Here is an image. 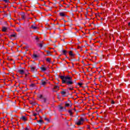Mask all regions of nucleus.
I'll return each instance as SVG.
<instances>
[{
  "mask_svg": "<svg viewBox=\"0 0 130 130\" xmlns=\"http://www.w3.org/2000/svg\"><path fill=\"white\" fill-rule=\"evenodd\" d=\"M45 7H49L48 6H46V5H45Z\"/></svg>",
  "mask_w": 130,
  "mask_h": 130,
  "instance_id": "nucleus-57",
  "label": "nucleus"
},
{
  "mask_svg": "<svg viewBox=\"0 0 130 130\" xmlns=\"http://www.w3.org/2000/svg\"><path fill=\"white\" fill-rule=\"evenodd\" d=\"M62 52L64 55H67V50H62Z\"/></svg>",
  "mask_w": 130,
  "mask_h": 130,
  "instance_id": "nucleus-16",
  "label": "nucleus"
},
{
  "mask_svg": "<svg viewBox=\"0 0 130 130\" xmlns=\"http://www.w3.org/2000/svg\"><path fill=\"white\" fill-rule=\"evenodd\" d=\"M99 91L100 92V94H102V92H101V90L99 89Z\"/></svg>",
  "mask_w": 130,
  "mask_h": 130,
  "instance_id": "nucleus-42",
  "label": "nucleus"
},
{
  "mask_svg": "<svg viewBox=\"0 0 130 130\" xmlns=\"http://www.w3.org/2000/svg\"><path fill=\"white\" fill-rule=\"evenodd\" d=\"M69 103L68 102L65 103V107H70V103H71V101H68Z\"/></svg>",
  "mask_w": 130,
  "mask_h": 130,
  "instance_id": "nucleus-5",
  "label": "nucleus"
},
{
  "mask_svg": "<svg viewBox=\"0 0 130 130\" xmlns=\"http://www.w3.org/2000/svg\"><path fill=\"white\" fill-rule=\"evenodd\" d=\"M38 123H44V122L42 119H40L39 120L37 121Z\"/></svg>",
  "mask_w": 130,
  "mask_h": 130,
  "instance_id": "nucleus-15",
  "label": "nucleus"
},
{
  "mask_svg": "<svg viewBox=\"0 0 130 130\" xmlns=\"http://www.w3.org/2000/svg\"><path fill=\"white\" fill-rule=\"evenodd\" d=\"M49 10L51 11L52 10V7H49Z\"/></svg>",
  "mask_w": 130,
  "mask_h": 130,
  "instance_id": "nucleus-34",
  "label": "nucleus"
},
{
  "mask_svg": "<svg viewBox=\"0 0 130 130\" xmlns=\"http://www.w3.org/2000/svg\"><path fill=\"white\" fill-rule=\"evenodd\" d=\"M84 121H85V119H84L83 117H81L80 120H79L78 122H75V124H77V125H81L84 123Z\"/></svg>",
  "mask_w": 130,
  "mask_h": 130,
  "instance_id": "nucleus-2",
  "label": "nucleus"
},
{
  "mask_svg": "<svg viewBox=\"0 0 130 130\" xmlns=\"http://www.w3.org/2000/svg\"><path fill=\"white\" fill-rule=\"evenodd\" d=\"M27 76H28V75H27V74H25V77H27Z\"/></svg>",
  "mask_w": 130,
  "mask_h": 130,
  "instance_id": "nucleus-53",
  "label": "nucleus"
},
{
  "mask_svg": "<svg viewBox=\"0 0 130 130\" xmlns=\"http://www.w3.org/2000/svg\"><path fill=\"white\" fill-rule=\"evenodd\" d=\"M42 100H43L42 103H46V101H47V99H46V98H44Z\"/></svg>",
  "mask_w": 130,
  "mask_h": 130,
  "instance_id": "nucleus-17",
  "label": "nucleus"
},
{
  "mask_svg": "<svg viewBox=\"0 0 130 130\" xmlns=\"http://www.w3.org/2000/svg\"><path fill=\"white\" fill-rule=\"evenodd\" d=\"M78 56H80V54H78Z\"/></svg>",
  "mask_w": 130,
  "mask_h": 130,
  "instance_id": "nucleus-63",
  "label": "nucleus"
},
{
  "mask_svg": "<svg viewBox=\"0 0 130 130\" xmlns=\"http://www.w3.org/2000/svg\"><path fill=\"white\" fill-rule=\"evenodd\" d=\"M98 16V14H95V17H97Z\"/></svg>",
  "mask_w": 130,
  "mask_h": 130,
  "instance_id": "nucleus-50",
  "label": "nucleus"
},
{
  "mask_svg": "<svg viewBox=\"0 0 130 130\" xmlns=\"http://www.w3.org/2000/svg\"><path fill=\"white\" fill-rule=\"evenodd\" d=\"M112 104H114V103H115V102H114V101H112Z\"/></svg>",
  "mask_w": 130,
  "mask_h": 130,
  "instance_id": "nucleus-41",
  "label": "nucleus"
},
{
  "mask_svg": "<svg viewBox=\"0 0 130 130\" xmlns=\"http://www.w3.org/2000/svg\"><path fill=\"white\" fill-rule=\"evenodd\" d=\"M42 82H44V80L42 79V80H41V83H42Z\"/></svg>",
  "mask_w": 130,
  "mask_h": 130,
  "instance_id": "nucleus-46",
  "label": "nucleus"
},
{
  "mask_svg": "<svg viewBox=\"0 0 130 130\" xmlns=\"http://www.w3.org/2000/svg\"><path fill=\"white\" fill-rule=\"evenodd\" d=\"M69 113H70V114L71 115H73V113L72 112V111L71 110H69Z\"/></svg>",
  "mask_w": 130,
  "mask_h": 130,
  "instance_id": "nucleus-32",
  "label": "nucleus"
},
{
  "mask_svg": "<svg viewBox=\"0 0 130 130\" xmlns=\"http://www.w3.org/2000/svg\"><path fill=\"white\" fill-rule=\"evenodd\" d=\"M59 78L62 80V84H66L69 87H72V85L74 83H76V80L73 81V78L69 75L66 76H60Z\"/></svg>",
  "mask_w": 130,
  "mask_h": 130,
  "instance_id": "nucleus-1",
  "label": "nucleus"
},
{
  "mask_svg": "<svg viewBox=\"0 0 130 130\" xmlns=\"http://www.w3.org/2000/svg\"><path fill=\"white\" fill-rule=\"evenodd\" d=\"M59 16H60V17H66V14H64V13L63 12H60L59 13Z\"/></svg>",
  "mask_w": 130,
  "mask_h": 130,
  "instance_id": "nucleus-12",
  "label": "nucleus"
},
{
  "mask_svg": "<svg viewBox=\"0 0 130 130\" xmlns=\"http://www.w3.org/2000/svg\"><path fill=\"white\" fill-rule=\"evenodd\" d=\"M99 74H100V71H99Z\"/></svg>",
  "mask_w": 130,
  "mask_h": 130,
  "instance_id": "nucleus-60",
  "label": "nucleus"
},
{
  "mask_svg": "<svg viewBox=\"0 0 130 130\" xmlns=\"http://www.w3.org/2000/svg\"><path fill=\"white\" fill-rule=\"evenodd\" d=\"M94 113H97V111L94 112Z\"/></svg>",
  "mask_w": 130,
  "mask_h": 130,
  "instance_id": "nucleus-51",
  "label": "nucleus"
},
{
  "mask_svg": "<svg viewBox=\"0 0 130 130\" xmlns=\"http://www.w3.org/2000/svg\"><path fill=\"white\" fill-rule=\"evenodd\" d=\"M76 85H79V86H80V87H82V85H83V83H76Z\"/></svg>",
  "mask_w": 130,
  "mask_h": 130,
  "instance_id": "nucleus-25",
  "label": "nucleus"
},
{
  "mask_svg": "<svg viewBox=\"0 0 130 130\" xmlns=\"http://www.w3.org/2000/svg\"><path fill=\"white\" fill-rule=\"evenodd\" d=\"M26 127H27V128L29 129V128H30V126L29 125H27Z\"/></svg>",
  "mask_w": 130,
  "mask_h": 130,
  "instance_id": "nucleus-39",
  "label": "nucleus"
},
{
  "mask_svg": "<svg viewBox=\"0 0 130 130\" xmlns=\"http://www.w3.org/2000/svg\"><path fill=\"white\" fill-rule=\"evenodd\" d=\"M36 111H37V109L36 110Z\"/></svg>",
  "mask_w": 130,
  "mask_h": 130,
  "instance_id": "nucleus-64",
  "label": "nucleus"
},
{
  "mask_svg": "<svg viewBox=\"0 0 130 130\" xmlns=\"http://www.w3.org/2000/svg\"><path fill=\"white\" fill-rule=\"evenodd\" d=\"M57 95L58 97H59V94H57Z\"/></svg>",
  "mask_w": 130,
  "mask_h": 130,
  "instance_id": "nucleus-52",
  "label": "nucleus"
},
{
  "mask_svg": "<svg viewBox=\"0 0 130 130\" xmlns=\"http://www.w3.org/2000/svg\"><path fill=\"white\" fill-rule=\"evenodd\" d=\"M40 69L43 72H45V71H46V68L44 67H41Z\"/></svg>",
  "mask_w": 130,
  "mask_h": 130,
  "instance_id": "nucleus-19",
  "label": "nucleus"
},
{
  "mask_svg": "<svg viewBox=\"0 0 130 130\" xmlns=\"http://www.w3.org/2000/svg\"><path fill=\"white\" fill-rule=\"evenodd\" d=\"M46 51L47 53V56H48V55H51V54H50V53H51L50 51Z\"/></svg>",
  "mask_w": 130,
  "mask_h": 130,
  "instance_id": "nucleus-22",
  "label": "nucleus"
},
{
  "mask_svg": "<svg viewBox=\"0 0 130 130\" xmlns=\"http://www.w3.org/2000/svg\"><path fill=\"white\" fill-rule=\"evenodd\" d=\"M7 30H8V28L6 27L5 26L2 27V31L3 32H6V31H7Z\"/></svg>",
  "mask_w": 130,
  "mask_h": 130,
  "instance_id": "nucleus-13",
  "label": "nucleus"
},
{
  "mask_svg": "<svg viewBox=\"0 0 130 130\" xmlns=\"http://www.w3.org/2000/svg\"><path fill=\"white\" fill-rule=\"evenodd\" d=\"M39 98H40V99H43L44 97H43V95H42V94H41L40 95Z\"/></svg>",
  "mask_w": 130,
  "mask_h": 130,
  "instance_id": "nucleus-29",
  "label": "nucleus"
},
{
  "mask_svg": "<svg viewBox=\"0 0 130 130\" xmlns=\"http://www.w3.org/2000/svg\"><path fill=\"white\" fill-rule=\"evenodd\" d=\"M25 130H29V129L28 128V127H26V128H25Z\"/></svg>",
  "mask_w": 130,
  "mask_h": 130,
  "instance_id": "nucleus-43",
  "label": "nucleus"
},
{
  "mask_svg": "<svg viewBox=\"0 0 130 130\" xmlns=\"http://www.w3.org/2000/svg\"><path fill=\"white\" fill-rule=\"evenodd\" d=\"M44 119L45 120H46V121H47L48 122H49V119L47 118V117H44Z\"/></svg>",
  "mask_w": 130,
  "mask_h": 130,
  "instance_id": "nucleus-24",
  "label": "nucleus"
},
{
  "mask_svg": "<svg viewBox=\"0 0 130 130\" xmlns=\"http://www.w3.org/2000/svg\"><path fill=\"white\" fill-rule=\"evenodd\" d=\"M36 119H37V117H36L34 120H36Z\"/></svg>",
  "mask_w": 130,
  "mask_h": 130,
  "instance_id": "nucleus-44",
  "label": "nucleus"
},
{
  "mask_svg": "<svg viewBox=\"0 0 130 130\" xmlns=\"http://www.w3.org/2000/svg\"><path fill=\"white\" fill-rule=\"evenodd\" d=\"M66 58H69L68 57V56H66Z\"/></svg>",
  "mask_w": 130,
  "mask_h": 130,
  "instance_id": "nucleus-62",
  "label": "nucleus"
},
{
  "mask_svg": "<svg viewBox=\"0 0 130 130\" xmlns=\"http://www.w3.org/2000/svg\"><path fill=\"white\" fill-rule=\"evenodd\" d=\"M61 94H62V95H63L64 94H67V92L64 91H61Z\"/></svg>",
  "mask_w": 130,
  "mask_h": 130,
  "instance_id": "nucleus-26",
  "label": "nucleus"
},
{
  "mask_svg": "<svg viewBox=\"0 0 130 130\" xmlns=\"http://www.w3.org/2000/svg\"><path fill=\"white\" fill-rule=\"evenodd\" d=\"M102 61V57H101V60L99 61V62H101Z\"/></svg>",
  "mask_w": 130,
  "mask_h": 130,
  "instance_id": "nucleus-33",
  "label": "nucleus"
},
{
  "mask_svg": "<svg viewBox=\"0 0 130 130\" xmlns=\"http://www.w3.org/2000/svg\"><path fill=\"white\" fill-rule=\"evenodd\" d=\"M85 119L86 120H88L87 119V118H85Z\"/></svg>",
  "mask_w": 130,
  "mask_h": 130,
  "instance_id": "nucleus-56",
  "label": "nucleus"
},
{
  "mask_svg": "<svg viewBox=\"0 0 130 130\" xmlns=\"http://www.w3.org/2000/svg\"><path fill=\"white\" fill-rule=\"evenodd\" d=\"M56 25H58V23H56Z\"/></svg>",
  "mask_w": 130,
  "mask_h": 130,
  "instance_id": "nucleus-58",
  "label": "nucleus"
},
{
  "mask_svg": "<svg viewBox=\"0 0 130 130\" xmlns=\"http://www.w3.org/2000/svg\"><path fill=\"white\" fill-rule=\"evenodd\" d=\"M20 118L24 121H26V120H27V119H26V117H25V116H22Z\"/></svg>",
  "mask_w": 130,
  "mask_h": 130,
  "instance_id": "nucleus-14",
  "label": "nucleus"
},
{
  "mask_svg": "<svg viewBox=\"0 0 130 130\" xmlns=\"http://www.w3.org/2000/svg\"><path fill=\"white\" fill-rule=\"evenodd\" d=\"M21 18L22 20H25V18H26V14H25V13H22L21 14Z\"/></svg>",
  "mask_w": 130,
  "mask_h": 130,
  "instance_id": "nucleus-9",
  "label": "nucleus"
},
{
  "mask_svg": "<svg viewBox=\"0 0 130 130\" xmlns=\"http://www.w3.org/2000/svg\"><path fill=\"white\" fill-rule=\"evenodd\" d=\"M69 55L71 56V57H75V54L73 53V51H69Z\"/></svg>",
  "mask_w": 130,
  "mask_h": 130,
  "instance_id": "nucleus-7",
  "label": "nucleus"
},
{
  "mask_svg": "<svg viewBox=\"0 0 130 130\" xmlns=\"http://www.w3.org/2000/svg\"><path fill=\"white\" fill-rule=\"evenodd\" d=\"M32 105H36V103L35 102H30V103Z\"/></svg>",
  "mask_w": 130,
  "mask_h": 130,
  "instance_id": "nucleus-27",
  "label": "nucleus"
},
{
  "mask_svg": "<svg viewBox=\"0 0 130 130\" xmlns=\"http://www.w3.org/2000/svg\"><path fill=\"white\" fill-rule=\"evenodd\" d=\"M20 68L22 69V70H25V68H22L20 67Z\"/></svg>",
  "mask_w": 130,
  "mask_h": 130,
  "instance_id": "nucleus-45",
  "label": "nucleus"
},
{
  "mask_svg": "<svg viewBox=\"0 0 130 130\" xmlns=\"http://www.w3.org/2000/svg\"><path fill=\"white\" fill-rule=\"evenodd\" d=\"M18 72L20 74V75H23V74H25V71L23 70H19Z\"/></svg>",
  "mask_w": 130,
  "mask_h": 130,
  "instance_id": "nucleus-8",
  "label": "nucleus"
},
{
  "mask_svg": "<svg viewBox=\"0 0 130 130\" xmlns=\"http://www.w3.org/2000/svg\"><path fill=\"white\" fill-rule=\"evenodd\" d=\"M46 60L47 62H50L51 59L50 58H46Z\"/></svg>",
  "mask_w": 130,
  "mask_h": 130,
  "instance_id": "nucleus-20",
  "label": "nucleus"
},
{
  "mask_svg": "<svg viewBox=\"0 0 130 130\" xmlns=\"http://www.w3.org/2000/svg\"><path fill=\"white\" fill-rule=\"evenodd\" d=\"M38 45V46H39V47H40L41 48H42L43 45H42V44H37Z\"/></svg>",
  "mask_w": 130,
  "mask_h": 130,
  "instance_id": "nucleus-21",
  "label": "nucleus"
},
{
  "mask_svg": "<svg viewBox=\"0 0 130 130\" xmlns=\"http://www.w3.org/2000/svg\"><path fill=\"white\" fill-rule=\"evenodd\" d=\"M9 19H12V18H11V13L9 14Z\"/></svg>",
  "mask_w": 130,
  "mask_h": 130,
  "instance_id": "nucleus-38",
  "label": "nucleus"
},
{
  "mask_svg": "<svg viewBox=\"0 0 130 130\" xmlns=\"http://www.w3.org/2000/svg\"><path fill=\"white\" fill-rule=\"evenodd\" d=\"M22 128H23V129H25V128H24V127H23Z\"/></svg>",
  "mask_w": 130,
  "mask_h": 130,
  "instance_id": "nucleus-55",
  "label": "nucleus"
},
{
  "mask_svg": "<svg viewBox=\"0 0 130 130\" xmlns=\"http://www.w3.org/2000/svg\"><path fill=\"white\" fill-rule=\"evenodd\" d=\"M69 89L70 90H74V88H69Z\"/></svg>",
  "mask_w": 130,
  "mask_h": 130,
  "instance_id": "nucleus-36",
  "label": "nucleus"
},
{
  "mask_svg": "<svg viewBox=\"0 0 130 130\" xmlns=\"http://www.w3.org/2000/svg\"><path fill=\"white\" fill-rule=\"evenodd\" d=\"M39 39V38H38V37L36 38V40H38Z\"/></svg>",
  "mask_w": 130,
  "mask_h": 130,
  "instance_id": "nucleus-40",
  "label": "nucleus"
},
{
  "mask_svg": "<svg viewBox=\"0 0 130 130\" xmlns=\"http://www.w3.org/2000/svg\"><path fill=\"white\" fill-rule=\"evenodd\" d=\"M30 87H31V88H34V87H35V84H31L30 85Z\"/></svg>",
  "mask_w": 130,
  "mask_h": 130,
  "instance_id": "nucleus-30",
  "label": "nucleus"
},
{
  "mask_svg": "<svg viewBox=\"0 0 130 130\" xmlns=\"http://www.w3.org/2000/svg\"><path fill=\"white\" fill-rule=\"evenodd\" d=\"M41 85H42V86H45V85H46V82L43 81L41 83Z\"/></svg>",
  "mask_w": 130,
  "mask_h": 130,
  "instance_id": "nucleus-23",
  "label": "nucleus"
},
{
  "mask_svg": "<svg viewBox=\"0 0 130 130\" xmlns=\"http://www.w3.org/2000/svg\"><path fill=\"white\" fill-rule=\"evenodd\" d=\"M66 17H67L68 19L70 20V16L66 15Z\"/></svg>",
  "mask_w": 130,
  "mask_h": 130,
  "instance_id": "nucleus-35",
  "label": "nucleus"
},
{
  "mask_svg": "<svg viewBox=\"0 0 130 130\" xmlns=\"http://www.w3.org/2000/svg\"><path fill=\"white\" fill-rule=\"evenodd\" d=\"M100 78H102V76H100V77L99 78V80H100Z\"/></svg>",
  "mask_w": 130,
  "mask_h": 130,
  "instance_id": "nucleus-49",
  "label": "nucleus"
},
{
  "mask_svg": "<svg viewBox=\"0 0 130 130\" xmlns=\"http://www.w3.org/2000/svg\"><path fill=\"white\" fill-rule=\"evenodd\" d=\"M31 28H32V29H34V30H37V29H38V27H37L34 25H31Z\"/></svg>",
  "mask_w": 130,
  "mask_h": 130,
  "instance_id": "nucleus-18",
  "label": "nucleus"
},
{
  "mask_svg": "<svg viewBox=\"0 0 130 130\" xmlns=\"http://www.w3.org/2000/svg\"><path fill=\"white\" fill-rule=\"evenodd\" d=\"M12 37H14V38H16V37H17V35L16 34V33L9 36V38H12Z\"/></svg>",
  "mask_w": 130,
  "mask_h": 130,
  "instance_id": "nucleus-10",
  "label": "nucleus"
},
{
  "mask_svg": "<svg viewBox=\"0 0 130 130\" xmlns=\"http://www.w3.org/2000/svg\"><path fill=\"white\" fill-rule=\"evenodd\" d=\"M22 30H23V29L21 26H19V27L16 28V31L17 32H21V31H22Z\"/></svg>",
  "mask_w": 130,
  "mask_h": 130,
  "instance_id": "nucleus-6",
  "label": "nucleus"
},
{
  "mask_svg": "<svg viewBox=\"0 0 130 130\" xmlns=\"http://www.w3.org/2000/svg\"><path fill=\"white\" fill-rule=\"evenodd\" d=\"M32 58L35 59V58H37L38 57H39V55H37L36 54L34 53L32 55Z\"/></svg>",
  "mask_w": 130,
  "mask_h": 130,
  "instance_id": "nucleus-11",
  "label": "nucleus"
},
{
  "mask_svg": "<svg viewBox=\"0 0 130 130\" xmlns=\"http://www.w3.org/2000/svg\"><path fill=\"white\" fill-rule=\"evenodd\" d=\"M100 117H101V118H102V116H100Z\"/></svg>",
  "mask_w": 130,
  "mask_h": 130,
  "instance_id": "nucleus-59",
  "label": "nucleus"
},
{
  "mask_svg": "<svg viewBox=\"0 0 130 130\" xmlns=\"http://www.w3.org/2000/svg\"><path fill=\"white\" fill-rule=\"evenodd\" d=\"M36 115H37V113H34V116H36Z\"/></svg>",
  "mask_w": 130,
  "mask_h": 130,
  "instance_id": "nucleus-37",
  "label": "nucleus"
},
{
  "mask_svg": "<svg viewBox=\"0 0 130 130\" xmlns=\"http://www.w3.org/2000/svg\"><path fill=\"white\" fill-rule=\"evenodd\" d=\"M54 89H59V87L58 86H55Z\"/></svg>",
  "mask_w": 130,
  "mask_h": 130,
  "instance_id": "nucleus-31",
  "label": "nucleus"
},
{
  "mask_svg": "<svg viewBox=\"0 0 130 130\" xmlns=\"http://www.w3.org/2000/svg\"><path fill=\"white\" fill-rule=\"evenodd\" d=\"M102 46V45H100V47H101Z\"/></svg>",
  "mask_w": 130,
  "mask_h": 130,
  "instance_id": "nucleus-61",
  "label": "nucleus"
},
{
  "mask_svg": "<svg viewBox=\"0 0 130 130\" xmlns=\"http://www.w3.org/2000/svg\"><path fill=\"white\" fill-rule=\"evenodd\" d=\"M3 2H5V3H10L9 0H2Z\"/></svg>",
  "mask_w": 130,
  "mask_h": 130,
  "instance_id": "nucleus-28",
  "label": "nucleus"
},
{
  "mask_svg": "<svg viewBox=\"0 0 130 130\" xmlns=\"http://www.w3.org/2000/svg\"><path fill=\"white\" fill-rule=\"evenodd\" d=\"M82 63H84V61H82Z\"/></svg>",
  "mask_w": 130,
  "mask_h": 130,
  "instance_id": "nucleus-54",
  "label": "nucleus"
},
{
  "mask_svg": "<svg viewBox=\"0 0 130 130\" xmlns=\"http://www.w3.org/2000/svg\"><path fill=\"white\" fill-rule=\"evenodd\" d=\"M80 48H81V47L78 46V49H80Z\"/></svg>",
  "mask_w": 130,
  "mask_h": 130,
  "instance_id": "nucleus-48",
  "label": "nucleus"
},
{
  "mask_svg": "<svg viewBox=\"0 0 130 130\" xmlns=\"http://www.w3.org/2000/svg\"><path fill=\"white\" fill-rule=\"evenodd\" d=\"M30 71L32 73H35L36 72V71H37V69H36V67H35V66H34V64H31L30 66Z\"/></svg>",
  "mask_w": 130,
  "mask_h": 130,
  "instance_id": "nucleus-3",
  "label": "nucleus"
},
{
  "mask_svg": "<svg viewBox=\"0 0 130 130\" xmlns=\"http://www.w3.org/2000/svg\"><path fill=\"white\" fill-rule=\"evenodd\" d=\"M58 109H59V111H60V112H62V111H65L66 107H63L61 106V105H59Z\"/></svg>",
  "mask_w": 130,
  "mask_h": 130,
  "instance_id": "nucleus-4",
  "label": "nucleus"
},
{
  "mask_svg": "<svg viewBox=\"0 0 130 130\" xmlns=\"http://www.w3.org/2000/svg\"><path fill=\"white\" fill-rule=\"evenodd\" d=\"M63 21H64V23H67V22H68V21H66L64 19H63Z\"/></svg>",
  "mask_w": 130,
  "mask_h": 130,
  "instance_id": "nucleus-47",
  "label": "nucleus"
}]
</instances>
